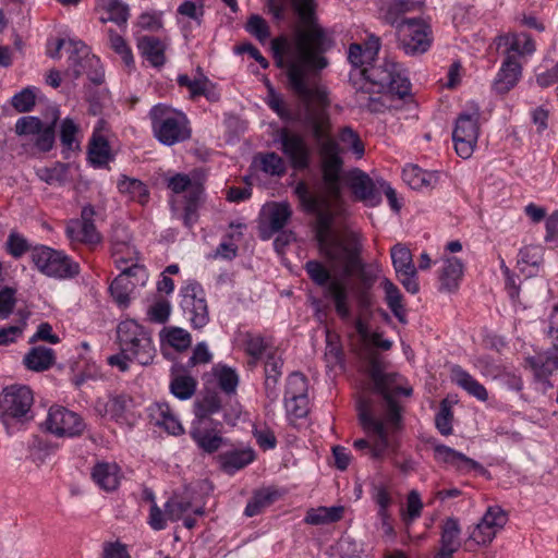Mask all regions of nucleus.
<instances>
[{
  "mask_svg": "<svg viewBox=\"0 0 558 558\" xmlns=\"http://www.w3.org/2000/svg\"><path fill=\"white\" fill-rule=\"evenodd\" d=\"M292 216L291 206L287 202L274 203L268 209V228L272 233L282 230Z\"/></svg>",
  "mask_w": 558,
  "mask_h": 558,
  "instance_id": "47",
  "label": "nucleus"
},
{
  "mask_svg": "<svg viewBox=\"0 0 558 558\" xmlns=\"http://www.w3.org/2000/svg\"><path fill=\"white\" fill-rule=\"evenodd\" d=\"M34 402L32 390L27 386L12 385L3 389L0 399V414L3 424L10 420H29L28 413Z\"/></svg>",
  "mask_w": 558,
  "mask_h": 558,
  "instance_id": "14",
  "label": "nucleus"
},
{
  "mask_svg": "<svg viewBox=\"0 0 558 558\" xmlns=\"http://www.w3.org/2000/svg\"><path fill=\"white\" fill-rule=\"evenodd\" d=\"M59 120L58 110H54L52 121L46 126L43 125L36 134L35 146L38 150L47 153L52 149L56 138V124Z\"/></svg>",
  "mask_w": 558,
  "mask_h": 558,
  "instance_id": "54",
  "label": "nucleus"
},
{
  "mask_svg": "<svg viewBox=\"0 0 558 558\" xmlns=\"http://www.w3.org/2000/svg\"><path fill=\"white\" fill-rule=\"evenodd\" d=\"M339 141L347 146L357 157L362 158L364 155V144L359 134L351 126H343L338 134Z\"/></svg>",
  "mask_w": 558,
  "mask_h": 558,
  "instance_id": "56",
  "label": "nucleus"
},
{
  "mask_svg": "<svg viewBox=\"0 0 558 558\" xmlns=\"http://www.w3.org/2000/svg\"><path fill=\"white\" fill-rule=\"evenodd\" d=\"M166 340L177 351L186 350L192 343L191 335L179 327L169 328L166 332Z\"/></svg>",
  "mask_w": 558,
  "mask_h": 558,
  "instance_id": "61",
  "label": "nucleus"
},
{
  "mask_svg": "<svg viewBox=\"0 0 558 558\" xmlns=\"http://www.w3.org/2000/svg\"><path fill=\"white\" fill-rule=\"evenodd\" d=\"M29 314L26 310H19L15 323L0 328V345H10L23 337Z\"/></svg>",
  "mask_w": 558,
  "mask_h": 558,
  "instance_id": "43",
  "label": "nucleus"
},
{
  "mask_svg": "<svg viewBox=\"0 0 558 558\" xmlns=\"http://www.w3.org/2000/svg\"><path fill=\"white\" fill-rule=\"evenodd\" d=\"M343 511L341 506L319 507L308 510L304 520L312 525L333 523L342 518Z\"/></svg>",
  "mask_w": 558,
  "mask_h": 558,
  "instance_id": "46",
  "label": "nucleus"
},
{
  "mask_svg": "<svg viewBox=\"0 0 558 558\" xmlns=\"http://www.w3.org/2000/svg\"><path fill=\"white\" fill-rule=\"evenodd\" d=\"M44 123L34 116H25L17 119L15 123V133L20 136H36Z\"/></svg>",
  "mask_w": 558,
  "mask_h": 558,
  "instance_id": "63",
  "label": "nucleus"
},
{
  "mask_svg": "<svg viewBox=\"0 0 558 558\" xmlns=\"http://www.w3.org/2000/svg\"><path fill=\"white\" fill-rule=\"evenodd\" d=\"M354 102L369 113H384L391 107L392 96L400 99L410 95L411 83L401 65L392 60L369 63L351 73Z\"/></svg>",
  "mask_w": 558,
  "mask_h": 558,
  "instance_id": "3",
  "label": "nucleus"
},
{
  "mask_svg": "<svg viewBox=\"0 0 558 558\" xmlns=\"http://www.w3.org/2000/svg\"><path fill=\"white\" fill-rule=\"evenodd\" d=\"M213 373L219 388L225 393L233 395L236 392V388L239 386V375L235 369L226 365H217L213 368Z\"/></svg>",
  "mask_w": 558,
  "mask_h": 558,
  "instance_id": "48",
  "label": "nucleus"
},
{
  "mask_svg": "<svg viewBox=\"0 0 558 558\" xmlns=\"http://www.w3.org/2000/svg\"><path fill=\"white\" fill-rule=\"evenodd\" d=\"M189 92L190 97L193 99L204 96L209 101H217L220 97L215 84L199 71L198 75L193 78V83Z\"/></svg>",
  "mask_w": 558,
  "mask_h": 558,
  "instance_id": "51",
  "label": "nucleus"
},
{
  "mask_svg": "<svg viewBox=\"0 0 558 558\" xmlns=\"http://www.w3.org/2000/svg\"><path fill=\"white\" fill-rule=\"evenodd\" d=\"M36 174L47 184H62L66 177V166L57 162L53 167H41L36 170Z\"/></svg>",
  "mask_w": 558,
  "mask_h": 558,
  "instance_id": "57",
  "label": "nucleus"
},
{
  "mask_svg": "<svg viewBox=\"0 0 558 558\" xmlns=\"http://www.w3.org/2000/svg\"><path fill=\"white\" fill-rule=\"evenodd\" d=\"M221 423H203V421H193L190 429V436L197 447L206 453L216 452L225 442L220 436L218 426Z\"/></svg>",
  "mask_w": 558,
  "mask_h": 558,
  "instance_id": "22",
  "label": "nucleus"
},
{
  "mask_svg": "<svg viewBox=\"0 0 558 558\" xmlns=\"http://www.w3.org/2000/svg\"><path fill=\"white\" fill-rule=\"evenodd\" d=\"M255 458L256 454L252 447L240 446L220 453L218 461L225 473L233 475L238 471L251 464Z\"/></svg>",
  "mask_w": 558,
  "mask_h": 558,
  "instance_id": "24",
  "label": "nucleus"
},
{
  "mask_svg": "<svg viewBox=\"0 0 558 558\" xmlns=\"http://www.w3.org/2000/svg\"><path fill=\"white\" fill-rule=\"evenodd\" d=\"M527 362L534 373L535 379L542 385L543 390L553 388L549 377L558 369V361L553 355V352L547 350L544 353H538L535 356L527 359Z\"/></svg>",
  "mask_w": 558,
  "mask_h": 558,
  "instance_id": "27",
  "label": "nucleus"
},
{
  "mask_svg": "<svg viewBox=\"0 0 558 558\" xmlns=\"http://www.w3.org/2000/svg\"><path fill=\"white\" fill-rule=\"evenodd\" d=\"M307 390L306 377L301 373H292L287 379L284 398H308Z\"/></svg>",
  "mask_w": 558,
  "mask_h": 558,
  "instance_id": "55",
  "label": "nucleus"
},
{
  "mask_svg": "<svg viewBox=\"0 0 558 558\" xmlns=\"http://www.w3.org/2000/svg\"><path fill=\"white\" fill-rule=\"evenodd\" d=\"M423 502L417 490H411L407 498V509L402 512V520L409 526L414 520L421 517Z\"/></svg>",
  "mask_w": 558,
  "mask_h": 558,
  "instance_id": "59",
  "label": "nucleus"
},
{
  "mask_svg": "<svg viewBox=\"0 0 558 558\" xmlns=\"http://www.w3.org/2000/svg\"><path fill=\"white\" fill-rule=\"evenodd\" d=\"M148 118L154 137L165 146H173L191 138L190 120L180 110L157 104L150 108Z\"/></svg>",
  "mask_w": 558,
  "mask_h": 558,
  "instance_id": "6",
  "label": "nucleus"
},
{
  "mask_svg": "<svg viewBox=\"0 0 558 558\" xmlns=\"http://www.w3.org/2000/svg\"><path fill=\"white\" fill-rule=\"evenodd\" d=\"M220 409L221 399L218 393L208 391L194 401V421H203V423H215L211 418V415L218 413Z\"/></svg>",
  "mask_w": 558,
  "mask_h": 558,
  "instance_id": "33",
  "label": "nucleus"
},
{
  "mask_svg": "<svg viewBox=\"0 0 558 558\" xmlns=\"http://www.w3.org/2000/svg\"><path fill=\"white\" fill-rule=\"evenodd\" d=\"M498 46H507L506 56L514 54L518 56H525V54H532L535 51V43L532 39V37L526 33L521 34H509V35H501L497 38Z\"/></svg>",
  "mask_w": 558,
  "mask_h": 558,
  "instance_id": "34",
  "label": "nucleus"
},
{
  "mask_svg": "<svg viewBox=\"0 0 558 558\" xmlns=\"http://www.w3.org/2000/svg\"><path fill=\"white\" fill-rule=\"evenodd\" d=\"M380 287L385 294V302L396 318L404 324L405 310L403 305V295L400 289L388 278H384L380 282Z\"/></svg>",
  "mask_w": 558,
  "mask_h": 558,
  "instance_id": "36",
  "label": "nucleus"
},
{
  "mask_svg": "<svg viewBox=\"0 0 558 558\" xmlns=\"http://www.w3.org/2000/svg\"><path fill=\"white\" fill-rule=\"evenodd\" d=\"M304 269L311 280L324 288V296L333 304L338 317L348 322L352 317L350 293L344 281L331 278L330 270L319 260L306 262Z\"/></svg>",
  "mask_w": 558,
  "mask_h": 558,
  "instance_id": "7",
  "label": "nucleus"
},
{
  "mask_svg": "<svg viewBox=\"0 0 558 558\" xmlns=\"http://www.w3.org/2000/svg\"><path fill=\"white\" fill-rule=\"evenodd\" d=\"M435 459L459 470L466 466H475L477 463L468 458L464 453L459 452L446 445H437L434 448Z\"/></svg>",
  "mask_w": 558,
  "mask_h": 558,
  "instance_id": "42",
  "label": "nucleus"
},
{
  "mask_svg": "<svg viewBox=\"0 0 558 558\" xmlns=\"http://www.w3.org/2000/svg\"><path fill=\"white\" fill-rule=\"evenodd\" d=\"M88 156L90 162L99 168L106 166L112 159L110 146L105 136L94 132L89 142Z\"/></svg>",
  "mask_w": 558,
  "mask_h": 558,
  "instance_id": "40",
  "label": "nucleus"
},
{
  "mask_svg": "<svg viewBox=\"0 0 558 558\" xmlns=\"http://www.w3.org/2000/svg\"><path fill=\"white\" fill-rule=\"evenodd\" d=\"M46 428L57 437L81 436L86 428L83 417L64 407L53 405L45 421Z\"/></svg>",
  "mask_w": 558,
  "mask_h": 558,
  "instance_id": "18",
  "label": "nucleus"
},
{
  "mask_svg": "<svg viewBox=\"0 0 558 558\" xmlns=\"http://www.w3.org/2000/svg\"><path fill=\"white\" fill-rule=\"evenodd\" d=\"M31 257L35 267L48 277L71 279L80 274L78 263L62 251L38 245L32 250Z\"/></svg>",
  "mask_w": 558,
  "mask_h": 558,
  "instance_id": "10",
  "label": "nucleus"
},
{
  "mask_svg": "<svg viewBox=\"0 0 558 558\" xmlns=\"http://www.w3.org/2000/svg\"><path fill=\"white\" fill-rule=\"evenodd\" d=\"M280 150L289 159L295 170H305L311 162V148L305 138L298 132L282 128L277 133Z\"/></svg>",
  "mask_w": 558,
  "mask_h": 558,
  "instance_id": "19",
  "label": "nucleus"
},
{
  "mask_svg": "<svg viewBox=\"0 0 558 558\" xmlns=\"http://www.w3.org/2000/svg\"><path fill=\"white\" fill-rule=\"evenodd\" d=\"M348 185L354 196L369 206L380 203V193L372 178L360 169H353L348 174Z\"/></svg>",
  "mask_w": 558,
  "mask_h": 558,
  "instance_id": "23",
  "label": "nucleus"
},
{
  "mask_svg": "<svg viewBox=\"0 0 558 558\" xmlns=\"http://www.w3.org/2000/svg\"><path fill=\"white\" fill-rule=\"evenodd\" d=\"M120 350L141 365H149L156 354L149 333L133 319L121 322L117 327Z\"/></svg>",
  "mask_w": 558,
  "mask_h": 558,
  "instance_id": "8",
  "label": "nucleus"
},
{
  "mask_svg": "<svg viewBox=\"0 0 558 558\" xmlns=\"http://www.w3.org/2000/svg\"><path fill=\"white\" fill-rule=\"evenodd\" d=\"M356 280H357V283L353 287L352 289V292H353V295L355 298V301H356V305H357V310H359V316L354 319V328L356 330V332L363 338V339H367L368 336H369V327H368V324H367V317H369L372 315V307H373V304H374V296H373V293H372V289L373 287H371L368 290H367V294H368V299H369V304L365 307H363L360 302H359V298H357V291L359 289L362 287V282H361V279L355 277Z\"/></svg>",
  "mask_w": 558,
  "mask_h": 558,
  "instance_id": "39",
  "label": "nucleus"
},
{
  "mask_svg": "<svg viewBox=\"0 0 558 558\" xmlns=\"http://www.w3.org/2000/svg\"><path fill=\"white\" fill-rule=\"evenodd\" d=\"M180 295V306L191 325L196 329L207 325L209 313L203 287L196 281H189L181 288Z\"/></svg>",
  "mask_w": 558,
  "mask_h": 558,
  "instance_id": "15",
  "label": "nucleus"
},
{
  "mask_svg": "<svg viewBox=\"0 0 558 558\" xmlns=\"http://www.w3.org/2000/svg\"><path fill=\"white\" fill-rule=\"evenodd\" d=\"M54 362V352L47 347H35L24 357L27 368L36 372L48 369Z\"/></svg>",
  "mask_w": 558,
  "mask_h": 558,
  "instance_id": "44",
  "label": "nucleus"
},
{
  "mask_svg": "<svg viewBox=\"0 0 558 558\" xmlns=\"http://www.w3.org/2000/svg\"><path fill=\"white\" fill-rule=\"evenodd\" d=\"M260 170L272 177H281L286 173L284 160L276 153L259 154L257 157Z\"/></svg>",
  "mask_w": 558,
  "mask_h": 558,
  "instance_id": "53",
  "label": "nucleus"
},
{
  "mask_svg": "<svg viewBox=\"0 0 558 558\" xmlns=\"http://www.w3.org/2000/svg\"><path fill=\"white\" fill-rule=\"evenodd\" d=\"M78 132V126L76 123L70 119L65 118L61 121L60 125V141L64 148L68 150H73L77 147L76 134Z\"/></svg>",
  "mask_w": 558,
  "mask_h": 558,
  "instance_id": "60",
  "label": "nucleus"
},
{
  "mask_svg": "<svg viewBox=\"0 0 558 558\" xmlns=\"http://www.w3.org/2000/svg\"><path fill=\"white\" fill-rule=\"evenodd\" d=\"M522 66L514 54L506 56L497 76L494 81V89L498 94H506L519 82Z\"/></svg>",
  "mask_w": 558,
  "mask_h": 558,
  "instance_id": "25",
  "label": "nucleus"
},
{
  "mask_svg": "<svg viewBox=\"0 0 558 558\" xmlns=\"http://www.w3.org/2000/svg\"><path fill=\"white\" fill-rule=\"evenodd\" d=\"M390 254L398 280L409 293L416 294L420 291V284L411 251L398 243L391 248Z\"/></svg>",
  "mask_w": 558,
  "mask_h": 558,
  "instance_id": "20",
  "label": "nucleus"
},
{
  "mask_svg": "<svg viewBox=\"0 0 558 558\" xmlns=\"http://www.w3.org/2000/svg\"><path fill=\"white\" fill-rule=\"evenodd\" d=\"M119 193L131 202L145 205L149 201L147 185L138 179L121 174L117 182Z\"/></svg>",
  "mask_w": 558,
  "mask_h": 558,
  "instance_id": "32",
  "label": "nucleus"
},
{
  "mask_svg": "<svg viewBox=\"0 0 558 558\" xmlns=\"http://www.w3.org/2000/svg\"><path fill=\"white\" fill-rule=\"evenodd\" d=\"M333 216L328 210L317 214L315 226V240L322 257L333 269H341L345 277H357L362 287L357 291L360 304L365 307L369 304L367 290L374 287L379 268L367 265L361 258V236L353 231L336 232L332 230Z\"/></svg>",
  "mask_w": 558,
  "mask_h": 558,
  "instance_id": "2",
  "label": "nucleus"
},
{
  "mask_svg": "<svg viewBox=\"0 0 558 558\" xmlns=\"http://www.w3.org/2000/svg\"><path fill=\"white\" fill-rule=\"evenodd\" d=\"M186 368L181 369L172 366L170 374V392L180 400L190 399L196 391L197 381L194 377L186 374Z\"/></svg>",
  "mask_w": 558,
  "mask_h": 558,
  "instance_id": "31",
  "label": "nucleus"
},
{
  "mask_svg": "<svg viewBox=\"0 0 558 558\" xmlns=\"http://www.w3.org/2000/svg\"><path fill=\"white\" fill-rule=\"evenodd\" d=\"M131 399L125 395H117L112 396L105 403L98 402L97 410L101 412L100 407H104L105 415L110 416V418L119 422L124 417V413L129 408Z\"/></svg>",
  "mask_w": 558,
  "mask_h": 558,
  "instance_id": "50",
  "label": "nucleus"
},
{
  "mask_svg": "<svg viewBox=\"0 0 558 558\" xmlns=\"http://www.w3.org/2000/svg\"><path fill=\"white\" fill-rule=\"evenodd\" d=\"M110 47L121 56L124 63L130 66L134 63L132 51L124 38L112 29H109Z\"/></svg>",
  "mask_w": 558,
  "mask_h": 558,
  "instance_id": "64",
  "label": "nucleus"
},
{
  "mask_svg": "<svg viewBox=\"0 0 558 558\" xmlns=\"http://www.w3.org/2000/svg\"><path fill=\"white\" fill-rule=\"evenodd\" d=\"M480 118L478 107L472 106L469 110L459 113L456 119L452 141L456 153L463 159L470 158L477 146L481 131Z\"/></svg>",
  "mask_w": 558,
  "mask_h": 558,
  "instance_id": "12",
  "label": "nucleus"
},
{
  "mask_svg": "<svg viewBox=\"0 0 558 558\" xmlns=\"http://www.w3.org/2000/svg\"><path fill=\"white\" fill-rule=\"evenodd\" d=\"M100 8L106 10L108 17L102 22H113L119 26L125 25L129 19V8L121 0H97Z\"/></svg>",
  "mask_w": 558,
  "mask_h": 558,
  "instance_id": "49",
  "label": "nucleus"
},
{
  "mask_svg": "<svg viewBox=\"0 0 558 558\" xmlns=\"http://www.w3.org/2000/svg\"><path fill=\"white\" fill-rule=\"evenodd\" d=\"M96 484L105 490H114L119 485V466L116 463L98 462L92 472Z\"/></svg>",
  "mask_w": 558,
  "mask_h": 558,
  "instance_id": "37",
  "label": "nucleus"
},
{
  "mask_svg": "<svg viewBox=\"0 0 558 558\" xmlns=\"http://www.w3.org/2000/svg\"><path fill=\"white\" fill-rule=\"evenodd\" d=\"M305 123L317 144L323 190L328 197L337 199L342 192L343 148L331 136L328 113L324 111L308 113Z\"/></svg>",
  "mask_w": 558,
  "mask_h": 558,
  "instance_id": "4",
  "label": "nucleus"
},
{
  "mask_svg": "<svg viewBox=\"0 0 558 558\" xmlns=\"http://www.w3.org/2000/svg\"><path fill=\"white\" fill-rule=\"evenodd\" d=\"M450 377L452 383L466 391L470 396L478 401L485 402L488 400L487 389L470 373L459 365L451 367Z\"/></svg>",
  "mask_w": 558,
  "mask_h": 558,
  "instance_id": "29",
  "label": "nucleus"
},
{
  "mask_svg": "<svg viewBox=\"0 0 558 558\" xmlns=\"http://www.w3.org/2000/svg\"><path fill=\"white\" fill-rule=\"evenodd\" d=\"M242 344L245 353L256 362L272 345V341L262 333L246 331L242 335Z\"/></svg>",
  "mask_w": 558,
  "mask_h": 558,
  "instance_id": "41",
  "label": "nucleus"
},
{
  "mask_svg": "<svg viewBox=\"0 0 558 558\" xmlns=\"http://www.w3.org/2000/svg\"><path fill=\"white\" fill-rule=\"evenodd\" d=\"M94 215V207L87 205L82 208L81 218L72 219L66 223L65 235L73 248L80 245L94 247L101 242L102 238L93 221Z\"/></svg>",
  "mask_w": 558,
  "mask_h": 558,
  "instance_id": "17",
  "label": "nucleus"
},
{
  "mask_svg": "<svg viewBox=\"0 0 558 558\" xmlns=\"http://www.w3.org/2000/svg\"><path fill=\"white\" fill-rule=\"evenodd\" d=\"M422 9V3L414 0H390L387 5V10L385 13V20L391 26L397 28L398 24L410 20L411 17H405V14L410 12L420 11Z\"/></svg>",
  "mask_w": 558,
  "mask_h": 558,
  "instance_id": "35",
  "label": "nucleus"
},
{
  "mask_svg": "<svg viewBox=\"0 0 558 558\" xmlns=\"http://www.w3.org/2000/svg\"><path fill=\"white\" fill-rule=\"evenodd\" d=\"M168 187L175 194L185 192V201L190 197V192L194 189L198 190V197L202 194L201 185L193 183L189 175L178 173L169 179Z\"/></svg>",
  "mask_w": 558,
  "mask_h": 558,
  "instance_id": "58",
  "label": "nucleus"
},
{
  "mask_svg": "<svg viewBox=\"0 0 558 558\" xmlns=\"http://www.w3.org/2000/svg\"><path fill=\"white\" fill-rule=\"evenodd\" d=\"M403 181L413 190L432 186L436 182V175L422 168L409 165L402 171Z\"/></svg>",
  "mask_w": 558,
  "mask_h": 558,
  "instance_id": "45",
  "label": "nucleus"
},
{
  "mask_svg": "<svg viewBox=\"0 0 558 558\" xmlns=\"http://www.w3.org/2000/svg\"><path fill=\"white\" fill-rule=\"evenodd\" d=\"M364 359L366 362V373L373 381L374 391L384 399L385 420L390 425H397L401 416L396 397L399 395L408 397L412 393V389L401 386V376L385 371V362L374 349H368Z\"/></svg>",
  "mask_w": 558,
  "mask_h": 558,
  "instance_id": "5",
  "label": "nucleus"
},
{
  "mask_svg": "<svg viewBox=\"0 0 558 558\" xmlns=\"http://www.w3.org/2000/svg\"><path fill=\"white\" fill-rule=\"evenodd\" d=\"M138 49L142 52V56L153 65V66H161L166 62L165 57V50L166 46L165 44L154 37V36H146L143 37L138 41Z\"/></svg>",
  "mask_w": 558,
  "mask_h": 558,
  "instance_id": "38",
  "label": "nucleus"
},
{
  "mask_svg": "<svg viewBox=\"0 0 558 558\" xmlns=\"http://www.w3.org/2000/svg\"><path fill=\"white\" fill-rule=\"evenodd\" d=\"M275 501V492L264 488L257 490L253 497L248 500L244 514L246 517H255L259 514L265 508L270 506Z\"/></svg>",
  "mask_w": 558,
  "mask_h": 558,
  "instance_id": "52",
  "label": "nucleus"
},
{
  "mask_svg": "<svg viewBox=\"0 0 558 558\" xmlns=\"http://www.w3.org/2000/svg\"><path fill=\"white\" fill-rule=\"evenodd\" d=\"M398 46L409 56L425 53L432 46L430 25L421 17H413L397 25Z\"/></svg>",
  "mask_w": 558,
  "mask_h": 558,
  "instance_id": "13",
  "label": "nucleus"
},
{
  "mask_svg": "<svg viewBox=\"0 0 558 558\" xmlns=\"http://www.w3.org/2000/svg\"><path fill=\"white\" fill-rule=\"evenodd\" d=\"M292 7L305 31H300L294 45L276 39L275 53H286V74L289 88L304 102L322 99L316 76L329 65L325 53L333 47L332 38L316 23L315 0H292Z\"/></svg>",
  "mask_w": 558,
  "mask_h": 558,
  "instance_id": "1",
  "label": "nucleus"
},
{
  "mask_svg": "<svg viewBox=\"0 0 558 558\" xmlns=\"http://www.w3.org/2000/svg\"><path fill=\"white\" fill-rule=\"evenodd\" d=\"M452 418L453 414L447 400H442L440 409L435 416V424L439 433L448 436L452 433Z\"/></svg>",
  "mask_w": 558,
  "mask_h": 558,
  "instance_id": "62",
  "label": "nucleus"
},
{
  "mask_svg": "<svg viewBox=\"0 0 558 558\" xmlns=\"http://www.w3.org/2000/svg\"><path fill=\"white\" fill-rule=\"evenodd\" d=\"M147 279L146 269L137 263L124 268L109 287L110 294L118 306L126 308L136 288L145 286Z\"/></svg>",
  "mask_w": 558,
  "mask_h": 558,
  "instance_id": "16",
  "label": "nucleus"
},
{
  "mask_svg": "<svg viewBox=\"0 0 558 558\" xmlns=\"http://www.w3.org/2000/svg\"><path fill=\"white\" fill-rule=\"evenodd\" d=\"M460 524L456 518H447L441 526L439 558H452L460 547Z\"/></svg>",
  "mask_w": 558,
  "mask_h": 558,
  "instance_id": "30",
  "label": "nucleus"
},
{
  "mask_svg": "<svg viewBox=\"0 0 558 558\" xmlns=\"http://www.w3.org/2000/svg\"><path fill=\"white\" fill-rule=\"evenodd\" d=\"M69 59L65 74L77 80L86 74L95 85H100L105 78V72L100 59L90 53L89 48L80 39H69Z\"/></svg>",
  "mask_w": 558,
  "mask_h": 558,
  "instance_id": "11",
  "label": "nucleus"
},
{
  "mask_svg": "<svg viewBox=\"0 0 558 558\" xmlns=\"http://www.w3.org/2000/svg\"><path fill=\"white\" fill-rule=\"evenodd\" d=\"M357 411L361 424L365 429L372 432L375 436L374 444L371 445L365 439H357L353 447L362 452L369 454L373 459H379L388 448V432L386 420H378L373 416L372 401L368 398L361 397L357 401Z\"/></svg>",
  "mask_w": 558,
  "mask_h": 558,
  "instance_id": "9",
  "label": "nucleus"
},
{
  "mask_svg": "<svg viewBox=\"0 0 558 558\" xmlns=\"http://www.w3.org/2000/svg\"><path fill=\"white\" fill-rule=\"evenodd\" d=\"M464 265L457 257H446L438 270L439 290L442 292H454L460 286L463 277Z\"/></svg>",
  "mask_w": 558,
  "mask_h": 558,
  "instance_id": "28",
  "label": "nucleus"
},
{
  "mask_svg": "<svg viewBox=\"0 0 558 558\" xmlns=\"http://www.w3.org/2000/svg\"><path fill=\"white\" fill-rule=\"evenodd\" d=\"M507 522V515L499 507H490L471 533L478 545L490 543Z\"/></svg>",
  "mask_w": 558,
  "mask_h": 558,
  "instance_id": "21",
  "label": "nucleus"
},
{
  "mask_svg": "<svg viewBox=\"0 0 558 558\" xmlns=\"http://www.w3.org/2000/svg\"><path fill=\"white\" fill-rule=\"evenodd\" d=\"M151 422L167 433L178 436L184 429L175 413L167 402H155L148 408Z\"/></svg>",
  "mask_w": 558,
  "mask_h": 558,
  "instance_id": "26",
  "label": "nucleus"
}]
</instances>
